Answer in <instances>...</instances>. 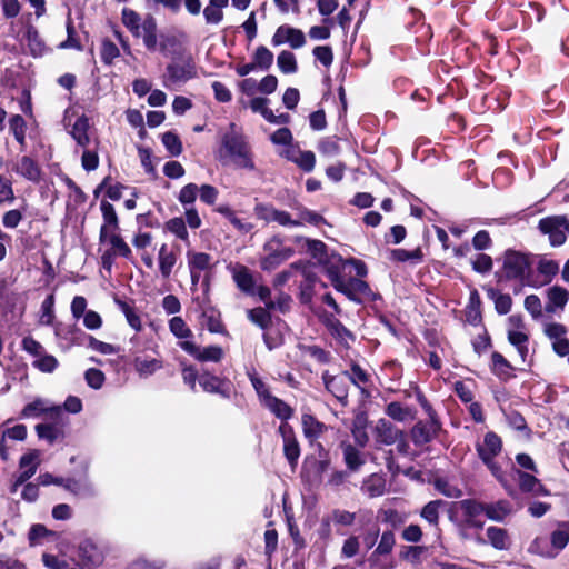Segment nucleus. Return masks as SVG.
<instances>
[{
	"instance_id": "nucleus-44",
	"label": "nucleus",
	"mask_w": 569,
	"mask_h": 569,
	"mask_svg": "<svg viewBox=\"0 0 569 569\" xmlns=\"http://www.w3.org/2000/svg\"><path fill=\"white\" fill-rule=\"evenodd\" d=\"M26 129L27 123L21 116L16 114L10 118L9 130L22 149L26 146Z\"/></svg>"
},
{
	"instance_id": "nucleus-18",
	"label": "nucleus",
	"mask_w": 569,
	"mask_h": 569,
	"mask_svg": "<svg viewBox=\"0 0 569 569\" xmlns=\"http://www.w3.org/2000/svg\"><path fill=\"white\" fill-rule=\"evenodd\" d=\"M533 264L536 266L537 272L541 278V280L536 278L539 281L538 287L550 283L552 279L558 274L560 269L558 261L546 256H537Z\"/></svg>"
},
{
	"instance_id": "nucleus-53",
	"label": "nucleus",
	"mask_w": 569,
	"mask_h": 569,
	"mask_svg": "<svg viewBox=\"0 0 569 569\" xmlns=\"http://www.w3.org/2000/svg\"><path fill=\"white\" fill-rule=\"evenodd\" d=\"M489 297L493 300L498 313L507 315L510 311L512 299L509 295L491 289L489 290Z\"/></svg>"
},
{
	"instance_id": "nucleus-20",
	"label": "nucleus",
	"mask_w": 569,
	"mask_h": 569,
	"mask_svg": "<svg viewBox=\"0 0 569 569\" xmlns=\"http://www.w3.org/2000/svg\"><path fill=\"white\" fill-rule=\"evenodd\" d=\"M321 263L326 269V273L330 279L331 284L336 289L339 282L343 280L342 271L347 266V260L339 254L332 253L327 256Z\"/></svg>"
},
{
	"instance_id": "nucleus-9",
	"label": "nucleus",
	"mask_w": 569,
	"mask_h": 569,
	"mask_svg": "<svg viewBox=\"0 0 569 569\" xmlns=\"http://www.w3.org/2000/svg\"><path fill=\"white\" fill-rule=\"evenodd\" d=\"M254 214L258 219L267 223L276 222L282 227H298L299 221H293L291 214L284 210H279L269 203H258L254 207Z\"/></svg>"
},
{
	"instance_id": "nucleus-51",
	"label": "nucleus",
	"mask_w": 569,
	"mask_h": 569,
	"mask_svg": "<svg viewBox=\"0 0 569 569\" xmlns=\"http://www.w3.org/2000/svg\"><path fill=\"white\" fill-rule=\"evenodd\" d=\"M169 329L171 333L181 341H186L192 337V331L181 317H173L170 319Z\"/></svg>"
},
{
	"instance_id": "nucleus-60",
	"label": "nucleus",
	"mask_w": 569,
	"mask_h": 569,
	"mask_svg": "<svg viewBox=\"0 0 569 569\" xmlns=\"http://www.w3.org/2000/svg\"><path fill=\"white\" fill-rule=\"evenodd\" d=\"M318 150L326 157H335L340 152L339 140L336 137L323 138L318 144Z\"/></svg>"
},
{
	"instance_id": "nucleus-56",
	"label": "nucleus",
	"mask_w": 569,
	"mask_h": 569,
	"mask_svg": "<svg viewBox=\"0 0 569 569\" xmlns=\"http://www.w3.org/2000/svg\"><path fill=\"white\" fill-rule=\"evenodd\" d=\"M297 242L303 241L308 252L316 258L319 262H322L323 259L328 256L326 251V244L320 240H311V239H303V238H297Z\"/></svg>"
},
{
	"instance_id": "nucleus-4",
	"label": "nucleus",
	"mask_w": 569,
	"mask_h": 569,
	"mask_svg": "<svg viewBox=\"0 0 569 569\" xmlns=\"http://www.w3.org/2000/svg\"><path fill=\"white\" fill-rule=\"evenodd\" d=\"M264 256L260 267L264 271H272L293 256V249L282 243L278 237H272L263 244Z\"/></svg>"
},
{
	"instance_id": "nucleus-54",
	"label": "nucleus",
	"mask_w": 569,
	"mask_h": 569,
	"mask_svg": "<svg viewBox=\"0 0 569 569\" xmlns=\"http://www.w3.org/2000/svg\"><path fill=\"white\" fill-rule=\"evenodd\" d=\"M386 413L396 421H406L412 418V412L408 407H403L400 402H390L386 408Z\"/></svg>"
},
{
	"instance_id": "nucleus-27",
	"label": "nucleus",
	"mask_w": 569,
	"mask_h": 569,
	"mask_svg": "<svg viewBox=\"0 0 569 569\" xmlns=\"http://www.w3.org/2000/svg\"><path fill=\"white\" fill-rule=\"evenodd\" d=\"M548 312H555L557 309L562 310L569 300V291L560 286H552L547 290Z\"/></svg>"
},
{
	"instance_id": "nucleus-55",
	"label": "nucleus",
	"mask_w": 569,
	"mask_h": 569,
	"mask_svg": "<svg viewBox=\"0 0 569 569\" xmlns=\"http://www.w3.org/2000/svg\"><path fill=\"white\" fill-rule=\"evenodd\" d=\"M343 457L347 467L351 470H358L365 463L360 451L351 445L343 448Z\"/></svg>"
},
{
	"instance_id": "nucleus-28",
	"label": "nucleus",
	"mask_w": 569,
	"mask_h": 569,
	"mask_svg": "<svg viewBox=\"0 0 569 569\" xmlns=\"http://www.w3.org/2000/svg\"><path fill=\"white\" fill-rule=\"evenodd\" d=\"M361 491L369 498L381 497L386 492L385 477L379 473L368 476L362 482Z\"/></svg>"
},
{
	"instance_id": "nucleus-57",
	"label": "nucleus",
	"mask_w": 569,
	"mask_h": 569,
	"mask_svg": "<svg viewBox=\"0 0 569 569\" xmlns=\"http://www.w3.org/2000/svg\"><path fill=\"white\" fill-rule=\"evenodd\" d=\"M161 141L172 157H178L182 152L181 140L174 132H164Z\"/></svg>"
},
{
	"instance_id": "nucleus-14",
	"label": "nucleus",
	"mask_w": 569,
	"mask_h": 569,
	"mask_svg": "<svg viewBox=\"0 0 569 569\" xmlns=\"http://www.w3.org/2000/svg\"><path fill=\"white\" fill-rule=\"evenodd\" d=\"M100 210L103 222L100 228L99 240L106 242L108 236L119 232V219L114 207L106 200L100 202Z\"/></svg>"
},
{
	"instance_id": "nucleus-48",
	"label": "nucleus",
	"mask_w": 569,
	"mask_h": 569,
	"mask_svg": "<svg viewBox=\"0 0 569 569\" xmlns=\"http://www.w3.org/2000/svg\"><path fill=\"white\" fill-rule=\"evenodd\" d=\"M277 64L280 71L286 74L295 73L298 69L296 56L288 50H283L278 54Z\"/></svg>"
},
{
	"instance_id": "nucleus-36",
	"label": "nucleus",
	"mask_w": 569,
	"mask_h": 569,
	"mask_svg": "<svg viewBox=\"0 0 569 569\" xmlns=\"http://www.w3.org/2000/svg\"><path fill=\"white\" fill-rule=\"evenodd\" d=\"M121 21L133 37H140L142 20L138 12L130 8H123L121 12Z\"/></svg>"
},
{
	"instance_id": "nucleus-2",
	"label": "nucleus",
	"mask_w": 569,
	"mask_h": 569,
	"mask_svg": "<svg viewBox=\"0 0 569 569\" xmlns=\"http://www.w3.org/2000/svg\"><path fill=\"white\" fill-rule=\"evenodd\" d=\"M501 261L500 278L519 280L522 284L535 288L539 286V281L531 273L533 260H531L529 254L516 250H507Z\"/></svg>"
},
{
	"instance_id": "nucleus-38",
	"label": "nucleus",
	"mask_w": 569,
	"mask_h": 569,
	"mask_svg": "<svg viewBox=\"0 0 569 569\" xmlns=\"http://www.w3.org/2000/svg\"><path fill=\"white\" fill-rule=\"evenodd\" d=\"M27 47L33 57H41L46 52V46L34 27H28L26 31Z\"/></svg>"
},
{
	"instance_id": "nucleus-47",
	"label": "nucleus",
	"mask_w": 569,
	"mask_h": 569,
	"mask_svg": "<svg viewBox=\"0 0 569 569\" xmlns=\"http://www.w3.org/2000/svg\"><path fill=\"white\" fill-rule=\"evenodd\" d=\"M443 505L441 500H433L428 502L420 511V516L430 526L438 527L439 523V509Z\"/></svg>"
},
{
	"instance_id": "nucleus-41",
	"label": "nucleus",
	"mask_w": 569,
	"mask_h": 569,
	"mask_svg": "<svg viewBox=\"0 0 569 569\" xmlns=\"http://www.w3.org/2000/svg\"><path fill=\"white\" fill-rule=\"evenodd\" d=\"M111 246V249L109 250L114 257L120 256L127 259H130L132 256L130 247L126 243V241L122 239V237L117 233H112L107 237V241Z\"/></svg>"
},
{
	"instance_id": "nucleus-42",
	"label": "nucleus",
	"mask_w": 569,
	"mask_h": 569,
	"mask_svg": "<svg viewBox=\"0 0 569 569\" xmlns=\"http://www.w3.org/2000/svg\"><path fill=\"white\" fill-rule=\"evenodd\" d=\"M136 370L140 376H150L162 368V361L156 358L141 357L134 362Z\"/></svg>"
},
{
	"instance_id": "nucleus-30",
	"label": "nucleus",
	"mask_w": 569,
	"mask_h": 569,
	"mask_svg": "<svg viewBox=\"0 0 569 569\" xmlns=\"http://www.w3.org/2000/svg\"><path fill=\"white\" fill-rule=\"evenodd\" d=\"M139 38H142L143 44L149 51L157 49V22L152 16H147L142 21Z\"/></svg>"
},
{
	"instance_id": "nucleus-7",
	"label": "nucleus",
	"mask_w": 569,
	"mask_h": 569,
	"mask_svg": "<svg viewBox=\"0 0 569 569\" xmlns=\"http://www.w3.org/2000/svg\"><path fill=\"white\" fill-rule=\"evenodd\" d=\"M337 291L343 293L348 299L361 303L363 300H375L376 295L369 284L358 278L342 280L336 288Z\"/></svg>"
},
{
	"instance_id": "nucleus-32",
	"label": "nucleus",
	"mask_w": 569,
	"mask_h": 569,
	"mask_svg": "<svg viewBox=\"0 0 569 569\" xmlns=\"http://www.w3.org/2000/svg\"><path fill=\"white\" fill-rule=\"evenodd\" d=\"M511 512V503L507 500L485 503V515L493 521H503Z\"/></svg>"
},
{
	"instance_id": "nucleus-63",
	"label": "nucleus",
	"mask_w": 569,
	"mask_h": 569,
	"mask_svg": "<svg viewBox=\"0 0 569 569\" xmlns=\"http://www.w3.org/2000/svg\"><path fill=\"white\" fill-rule=\"evenodd\" d=\"M545 335L555 343L567 336V328L558 322H550L545 326Z\"/></svg>"
},
{
	"instance_id": "nucleus-58",
	"label": "nucleus",
	"mask_w": 569,
	"mask_h": 569,
	"mask_svg": "<svg viewBox=\"0 0 569 569\" xmlns=\"http://www.w3.org/2000/svg\"><path fill=\"white\" fill-rule=\"evenodd\" d=\"M100 56L104 64L111 66L120 56V50L111 40L104 39L101 43Z\"/></svg>"
},
{
	"instance_id": "nucleus-10",
	"label": "nucleus",
	"mask_w": 569,
	"mask_h": 569,
	"mask_svg": "<svg viewBox=\"0 0 569 569\" xmlns=\"http://www.w3.org/2000/svg\"><path fill=\"white\" fill-rule=\"evenodd\" d=\"M271 43L274 47L287 43L292 49H299L306 44V36L300 29L282 24L274 31Z\"/></svg>"
},
{
	"instance_id": "nucleus-11",
	"label": "nucleus",
	"mask_w": 569,
	"mask_h": 569,
	"mask_svg": "<svg viewBox=\"0 0 569 569\" xmlns=\"http://www.w3.org/2000/svg\"><path fill=\"white\" fill-rule=\"evenodd\" d=\"M78 557L82 569H96L104 560L102 550L91 539H86L79 545Z\"/></svg>"
},
{
	"instance_id": "nucleus-26",
	"label": "nucleus",
	"mask_w": 569,
	"mask_h": 569,
	"mask_svg": "<svg viewBox=\"0 0 569 569\" xmlns=\"http://www.w3.org/2000/svg\"><path fill=\"white\" fill-rule=\"evenodd\" d=\"M301 425L303 435L309 441L317 440L328 429L325 423L320 422L316 417L309 413L302 415Z\"/></svg>"
},
{
	"instance_id": "nucleus-19",
	"label": "nucleus",
	"mask_w": 569,
	"mask_h": 569,
	"mask_svg": "<svg viewBox=\"0 0 569 569\" xmlns=\"http://www.w3.org/2000/svg\"><path fill=\"white\" fill-rule=\"evenodd\" d=\"M519 488L522 492L531 493L532 496L548 497L550 491L541 483V481L533 475L528 472L516 470Z\"/></svg>"
},
{
	"instance_id": "nucleus-1",
	"label": "nucleus",
	"mask_w": 569,
	"mask_h": 569,
	"mask_svg": "<svg viewBox=\"0 0 569 569\" xmlns=\"http://www.w3.org/2000/svg\"><path fill=\"white\" fill-rule=\"evenodd\" d=\"M220 158L228 160L238 169L256 170L251 144L243 130L230 123L228 131L221 137Z\"/></svg>"
},
{
	"instance_id": "nucleus-15",
	"label": "nucleus",
	"mask_w": 569,
	"mask_h": 569,
	"mask_svg": "<svg viewBox=\"0 0 569 569\" xmlns=\"http://www.w3.org/2000/svg\"><path fill=\"white\" fill-rule=\"evenodd\" d=\"M199 383L206 392L217 393L222 398L231 397L233 387L229 380L221 379L214 375L203 373L199 377Z\"/></svg>"
},
{
	"instance_id": "nucleus-33",
	"label": "nucleus",
	"mask_w": 569,
	"mask_h": 569,
	"mask_svg": "<svg viewBox=\"0 0 569 569\" xmlns=\"http://www.w3.org/2000/svg\"><path fill=\"white\" fill-rule=\"evenodd\" d=\"M347 380L357 386L362 393L368 395L367 387L370 383V375L362 369L359 365L353 363L349 371L343 372Z\"/></svg>"
},
{
	"instance_id": "nucleus-39",
	"label": "nucleus",
	"mask_w": 569,
	"mask_h": 569,
	"mask_svg": "<svg viewBox=\"0 0 569 569\" xmlns=\"http://www.w3.org/2000/svg\"><path fill=\"white\" fill-rule=\"evenodd\" d=\"M508 340L517 349L522 361H525L529 353L527 331H508Z\"/></svg>"
},
{
	"instance_id": "nucleus-23",
	"label": "nucleus",
	"mask_w": 569,
	"mask_h": 569,
	"mask_svg": "<svg viewBox=\"0 0 569 569\" xmlns=\"http://www.w3.org/2000/svg\"><path fill=\"white\" fill-rule=\"evenodd\" d=\"M262 406L267 408L272 415L281 420V423H288L293 417L295 410L288 403L276 396H271L266 400Z\"/></svg>"
},
{
	"instance_id": "nucleus-64",
	"label": "nucleus",
	"mask_w": 569,
	"mask_h": 569,
	"mask_svg": "<svg viewBox=\"0 0 569 569\" xmlns=\"http://www.w3.org/2000/svg\"><path fill=\"white\" fill-rule=\"evenodd\" d=\"M166 562L161 559L139 558L132 561L128 569H164Z\"/></svg>"
},
{
	"instance_id": "nucleus-21",
	"label": "nucleus",
	"mask_w": 569,
	"mask_h": 569,
	"mask_svg": "<svg viewBox=\"0 0 569 569\" xmlns=\"http://www.w3.org/2000/svg\"><path fill=\"white\" fill-rule=\"evenodd\" d=\"M326 389L341 403H347L348 390H347V378L345 373L341 376H330L323 373L322 376Z\"/></svg>"
},
{
	"instance_id": "nucleus-3",
	"label": "nucleus",
	"mask_w": 569,
	"mask_h": 569,
	"mask_svg": "<svg viewBox=\"0 0 569 569\" xmlns=\"http://www.w3.org/2000/svg\"><path fill=\"white\" fill-rule=\"evenodd\" d=\"M476 449L479 458L490 470L491 475L505 488L507 493L513 497L516 493L513 486L506 478L501 467L495 461V457H497L502 449V441L500 437L495 432L489 431L485 435L483 441L476 445Z\"/></svg>"
},
{
	"instance_id": "nucleus-59",
	"label": "nucleus",
	"mask_w": 569,
	"mask_h": 569,
	"mask_svg": "<svg viewBox=\"0 0 569 569\" xmlns=\"http://www.w3.org/2000/svg\"><path fill=\"white\" fill-rule=\"evenodd\" d=\"M529 551L546 558H553L557 555V551L548 546L546 538H536L530 545Z\"/></svg>"
},
{
	"instance_id": "nucleus-34",
	"label": "nucleus",
	"mask_w": 569,
	"mask_h": 569,
	"mask_svg": "<svg viewBox=\"0 0 569 569\" xmlns=\"http://www.w3.org/2000/svg\"><path fill=\"white\" fill-rule=\"evenodd\" d=\"M46 412H49L52 415H58L61 412V407L60 406L47 407L46 402L43 400L37 399L33 402H30L27 406H24V408L21 411V418L38 417L41 413H46Z\"/></svg>"
},
{
	"instance_id": "nucleus-40",
	"label": "nucleus",
	"mask_w": 569,
	"mask_h": 569,
	"mask_svg": "<svg viewBox=\"0 0 569 569\" xmlns=\"http://www.w3.org/2000/svg\"><path fill=\"white\" fill-rule=\"evenodd\" d=\"M216 211L227 218L230 223L241 232H249L253 226L249 222L242 221L237 217L236 212L228 204H220L216 208Z\"/></svg>"
},
{
	"instance_id": "nucleus-24",
	"label": "nucleus",
	"mask_w": 569,
	"mask_h": 569,
	"mask_svg": "<svg viewBox=\"0 0 569 569\" xmlns=\"http://www.w3.org/2000/svg\"><path fill=\"white\" fill-rule=\"evenodd\" d=\"M283 156L288 160L297 163L306 172H310L315 168L316 157L312 151H301L290 147L286 150Z\"/></svg>"
},
{
	"instance_id": "nucleus-25",
	"label": "nucleus",
	"mask_w": 569,
	"mask_h": 569,
	"mask_svg": "<svg viewBox=\"0 0 569 569\" xmlns=\"http://www.w3.org/2000/svg\"><path fill=\"white\" fill-rule=\"evenodd\" d=\"M438 431V425L435 421L428 423L418 422L411 430V438L415 445L423 446L430 442Z\"/></svg>"
},
{
	"instance_id": "nucleus-17",
	"label": "nucleus",
	"mask_w": 569,
	"mask_h": 569,
	"mask_svg": "<svg viewBox=\"0 0 569 569\" xmlns=\"http://www.w3.org/2000/svg\"><path fill=\"white\" fill-rule=\"evenodd\" d=\"M373 433L376 441L386 446L396 443L402 437V432L386 419L377 421Z\"/></svg>"
},
{
	"instance_id": "nucleus-61",
	"label": "nucleus",
	"mask_w": 569,
	"mask_h": 569,
	"mask_svg": "<svg viewBox=\"0 0 569 569\" xmlns=\"http://www.w3.org/2000/svg\"><path fill=\"white\" fill-rule=\"evenodd\" d=\"M37 435L40 439L53 443L60 436V430L50 423H40L36 427Z\"/></svg>"
},
{
	"instance_id": "nucleus-31",
	"label": "nucleus",
	"mask_w": 569,
	"mask_h": 569,
	"mask_svg": "<svg viewBox=\"0 0 569 569\" xmlns=\"http://www.w3.org/2000/svg\"><path fill=\"white\" fill-rule=\"evenodd\" d=\"M229 4V0H209L203 9V17L208 24H219L223 20V9Z\"/></svg>"
},
{
	"instance_id": "nucleus-12",
	"label": "nucleus",
	"mask_w": 569,
	"mask_h": 569,
	"mask_svg": "<svg viewBox=\"0 0 569 569\" xmlns=\"http://www.w3.org/2000/svg\"><path fill=\"white\" fill-rule=\"evenodd\" d=\"M179 346L187 353L192 356L198 361L202 362H219L223 358V350L218 346H208L204 348L198 347L194 342L190 340L180 341Z\"/></svg>"
},
{
	"instance_id": "nucleus-50",
	"label": "nucleus",
	"mask_w": 569,
	"mask_h": 569,
	"mask_svg": "<svg viewBox=\"0 0 569 569\" xmlns=\"http://www.w3.org/2000/svg\"><path fill=\"white\" fill-rule=\"evenodd\" d=\"M256 68L268 70L273 63V53L264 46H259L252 57Z\"/></svg>"
},
{
	"instance_id": "nucleus-13",
	"label": "nucleus",
	"mask_w": 569,
	"mask_h": 569,
	"mask_svg": "<svg viewBox=\"0 0 569 569\" xmlns=\"http://www.w3.org/2000/svg\"><path fill=\"white\" fill-rule=\"evenodd\" d=\"M279 433L283 441V453L289 465L295 468L300 457V446L289 423H280Z\"/></svg>"
},
{
	"instance_id": "nucleus-16",
	"label": "nucleus",
	"mask_w": 569,
	"mask_h": 569,
	"mask_svg": "<svg viewBox=\"0 0 569 569\" xmlns=\"http://www.w3.org/2000/svg\"><path fill=\"white\" fill-rule=\"evenodd\" d=\"M228 270L232 274V279L237 287L247 295H254V279L249 270L243 264L236 263L228 266Z\"/></svg>"
},
{
	"instance_id": "nucleus-62",
	"label": "nucleus",
	"mask_w": 569,
	"mask_h": 569,
	"mask_svg": "<svg viewBox=\"0 0 569 569\" xmlns=\"http://www.w3.org/2000/svg\"><path fill=\"white\" fill-rule=\"evenodd\" d=\"M198 193V186L196 183H188L180 190L178 200L182 206L187 207L189 204H193Z\"/></svg>"
},
{
	"instance_id": "nucleus-22",
	"label": "nucleus",
	"mask_w": 569,
	"mask_h": 569,
	"mask_svg": "<svg viewBox=\"0 0 569 569\" xmlns=\"http://www.w3.org/2000/svg\"><path fill=\"white\" fill-rule=\"evenodd\" d=\"M12 170L24 179L38 182L41 178L39 164L30 157H21L13 166Z\"/></svg>"
},
{
	"instance_id": "nucleus-5",
	"label": "nucleus",
	"mask_w": 569,
	"mask_h": 569,
	"mask_svg": "<svg viewBox=\"0 0 569 569\" xmlns=\"http://www.w3.org/2000/svg\"><path fill=\"white\" fill-rule=\"evenodd\" d=\"M568 219L566 216H551L539 221V230L549 237L550 244L559 247L565 243Z\"/></svg>"
},
{
	"instance_id": "nucleus-52",
	"label": "nucleus",
	"mask_w": 569,
	"mask_h": 569,
	"mask_svg": "<svg viewBox=\"0 0 569 569\" xmlns=\"http://www.w3.org/2000/svg\"><path fill=\"white\" fill-rule=\"evenodd\" d=\"M487 537L489 542L499 550L507 549L508 547V536L506 530L498 527H489L487 529Z\"/></svg>"
},
{
	"instance_id": "nucleus-6",
	"label": "nucleus",
	"mask_w": 569,
	"mask_h": 569,
	"mask_svg": "<svg viewBox=\"0 0 569 569\" xmlns=\"http://www.w3.org/2000/svg\"><path fill=\"white\" fill-rule=\"evenodd\" d=\"M39 465H40V451L39 450L33 449V450H30L29 452H27L26 455H23L19 461L20 472L13 479V481L10 486V492L16 493L18 491L19 487H21L24 483H28L27 481L36 475Z\"/></svg>"
},
{
	"instance_id": "nucleus-8",
	"label": "nucleus",
	"mask_w": 569,
	"mask_h": 569,
	"mask_svg": "<svg viewBox=\"0 0 569 569\" xmlns=\"http://www.w3.org/2000/svg\"><path fill=\"white\" fill-rule=\"evenodd\" d=\"M196 77L197 71L192 61L173 62L167 66L163 86L171 89L173 86L184 83Z\"/></svg>"
},
{
	"instance_id": "nucleus-46",
	"label": "nucleus",
	"mask_w": 569,
	"mask_h": 569,
	"mask_svg": "<svg viewBox=\"0 0 569 569\" xmlns=\"http://www.w3.org/2000/svg\"><path fill=\"white\" fill-rule=\"evenodd\" d=\"M569 542V522H563L551 535V545L555 551L563 549Z\"/></svg>"
},
{
	"instance_id": "nucleus-43",
	"label": "nucleus",
	"mask_w": 569,
	"mask_h": 569,
	"mask_svg": "<svg viewBox=\"0 0 569 569\" xmlns=\"http://www.w3.org/2000/svg\"><path fill=\"white\" fill-rule=\"evenodd\" d=\"M248 378L257 392L260 403L262 405L268 398L273 396L268 386L262 381V379L257 375V371L251 368L247 371Z\"/></svg>"
},
{
	"instance_id": "nucleus-49",
	"label": "nucleus",
	"mask_w": 569,
	"mask_h": 569,
	"mask_svg": "<svg viewBox=\"0 0 569 569\" xmlns=\"http://www.w3.org/2000/svg\"><path fill=\"white\" fill-rule=\"evenodd\" d=\"M54 318V296L49 295L41 303L39 323L42 326H51L53 323Z\"/></svg>"
},
{
	"instance_id": "nucleus-29",
	"label": "nucleus",
	"mask_w": 569,
	"mask_h": 569,
	"mask_svg": "<svg viewBox=\"0 0 569 569\" xmlns=\"http://www.w3.org/2000/svg\"><path fill=\"white\" fill-rule=\"evenodd\" d=\"M177 253L163 243L158 250L159 271L162 278L168 279L177 263Z\"/></svg>"
},
{
	"instance_id": "nucleus-35",
	"label": "nucleus",
	"mask_w": 569,
	"mask_h": 569,
	"mask_svg": "<svg viewBox=\"0 0 569 569\" xmlns=\"http://www.w3.org/2000/svg\"><path fill=\"white\" fill-rule=\"evenodd\" d=\"M88 130L89 120L86 117L78 118L70 130V134L81 148H87L90 143Z\"/></svg>"
},
{
	"instance_id": "nucleus-37",
	"label": "nucleus",
	"mask_w": 569,
	"mask_h": 569,
	"mask_svg": "<svg viewBox=\"0 0 569 569\" xmlns=\"http://www.w3.org/2000/svg\"><path fill=\"white\" fill-rule=\"evenodd\" d=\"M187 259L189 270L202 272L212 266V257L204 252H188Z\"/></svg>"
},
{
	"instance_id": "nucleus-45",
	"label": "nucleus",
	"mask_w": 569,
	"mask_h": 569,
	"mask_svg": "<svg viewBox=\"0 0 569 569\" xmlns=\"http://www.w3.org/2000/svg\"><path fill=\"white\" fill-rule=\"evenodd\" d=\"M395 543H396L395 533L391 530H387V531L382 532V535L380 537V541H379L377 548L375 549V551L372 552L370 560H373V558H376L377 556H387V555L391 553V551L395 547Z\"/></svg>"
}]
</instances>
